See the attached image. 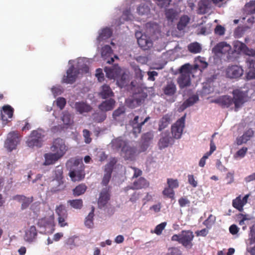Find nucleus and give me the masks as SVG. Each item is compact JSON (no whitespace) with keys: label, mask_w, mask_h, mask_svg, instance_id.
Masks as SVG:
<instances>
[{"label":"nucleus","mask_w":255,"mask_h":255,"mask_svg":"<svg viewBox=\"0 0 255 255\" xmlns=\"http://www.w3.org/2000/svg\"><path fill=\"white\" fill-rule=\"evenodd\" d=\"M194 236L190 230H183L180 233V244L185 248L191 249Z\"/></svg>","instance_id":"9d476101"},{"label":"nucleus","mask_w":255,"mask_h":255,"mask_svg":"<svg viewBox=\"0 0 255 255\" xmlns=\"http://www.w3.org/2000/svg\"><path fill=\"white\" fill-rule=\"evenodd\" d=\"M153 138V134L151 131L147 132L144 133L141 137L142 141L150 143V142L152 140Z\"/></svg>","instance_id":"864d4df0"},{"label":"nucleus","mask_w":255,"mask_h":255,"mask_svg":"<svg viewBox=\"0 0 255 255\" xmlns=\"http://www.w3.org/2000/svg\"><path fill=\"white\" fill-rule=\"evenodd\" d=\"M216 221V217L214 216L213 215L211 214L209 215L208 218L204 221L203 224L204 225L206 226H208L211 224H214Z\"/></svg>","instance_id":"0e129e2a"},{"label":"nucleus","mask_w":255,"mask_h":255,"mask_svg":"<svg viewBox=\"0 0 255 255\" xmlns=\"http://www.w3.org/2000/svg\"><path fill=\"white\" fill-rule=\"evenodd\" d=\"M112 30L111 28L108 27L104 28L102 29L101 32L99 33V35L97 39L99 42L106 40L112 36Z\"/></svg>","instance_id":"473e14b6"},{"label":"nucleus","mask_w":255,"mask_h":255,"mask_svg":"<svg viewBox=\"0 0 255 255\" xmlns=\"http://www.w3.org/2000/svg\"><path fill=\"white\" fill-rule=\"evenodd\" d=\"M37 231L34 226H30L25 231L24 239L25 241L31 243L34 242L37 237Z\"/></svg>","instance_id":"412c9836"},{"label":"nucleus","mask_w":255,"mask_h":255,"mask_svg":"<svg viewBox=\"0 0 255 255\" xmlns=\"http://www.w3.org/2000/svg\"><path fill=\"white\" fill-rule=\"evenodd\" d=\"M166 255H182V252L178 247H170Z\"/></svg>","instance_id":"09e8293b"},{"label":"nucleus","mask_w":255,"mask_h":255,"mask_svg":"<svg viewBox=\"0 0 255 255\" xmlns=\"http://www.w3.org/2000/svg\"><path fill=\"white\" fill-rule=\"evenodd\" d=\"M40 223L45 227L52 226L54 223V218L53 217L43 218L40 220Z\"/></svg>","instance_id":"3c124183"},{"label":"nucleus","mask_w":255,"mask_h":255,"mask_svg":"<svg viewBox=\"0 0 255 255\" xmlns=\"http://www.w3.org/2000/svg\"><path fill=\"white\" fill-rule=\"evenodd\" d=\"M210 4L209 0H201L199 3V10L203 13H205L206 9Z\"/></svg>","instance_id":"de8ad7c7"},{"label":"nucleus","mask_w":255,"mask_h":255,"mask_svg":"<svg viewBox=\"0 0 255 255\" xmlns=\"http://www.w3.org/2000/svg\"><path fill=\"white\" fill-rule=\"evenodd\" d=\"M66 73L67 75L63 77L62 82L67 84H73L75 82L79 71L72 65L68 68Z\"/></svg>","instance_id":"ddd939ff"},{"label":"nucleus","mask_w":255,"mask_h":255,"mask_svg":"<svg viewBox=\"0 0 255 255\" xmlns=\"http://www.w3.org/2000/svg\"><path fill=\"white\" fill-rule=\"evenodd\" d=\"M247 62L249 68L251 69L248 74V77H250V79H255V57L250 56L247 59Z\"/></svg>","instance_id":"7c9ffc66"},{"label":"nucleus","mask_w":255,"mask_h":255,"mask_svg":"<svg viewBox=\"0 0 255 255\" xmlns=\"http://www.w3.org/2000/svg\"><path fill=\"white\" fill-rule=\"evenodd\" d=\"M166 225V222H162L161 224L157 225L155 228L154 233L157 235H161Z\"/></svg>","instance_id":"13d9d810"},{"label":"nucleus","mask_w":255,"mask_h":255,"mask_svg":"<svg viewBox=\"0 0 255 255\" xmlns=\"http://www.w3.org/2000/svg\"><path fill=\"white\" fill-rule=\"evenodd\" d=\"M233 103L235 104V110L237 111L245 102L246 94L243 91L237 89L233 91Z\"/></svg>","instance_id":"f8f14e48"},{"label":"nucleus","mask_w":255,"mask_h":255,"mask_svg":"<svg viewBox=\"0 0 255 255\" xmlns=\"http://www.w3.org/2000/svg\"><path fill=\"white\" fill-rule=\"evenodd\" d=\"M234 50H232L231 54L235 56V55L239 54L241 52H244L246 54L247 50L249 49L245 44L239 41H236L234 42Z\"/></svg>","instance_id":"b1692460"},{"label":"nucleus","mask_w":255,"mask_h":255,"mask_svg":"<svg viewBox=\"0 0 255 255\" xmlns=\"http://www.w3.org/2000/svg\"><path fill=\"white\" fill-rule=\"evenodd\" d=\"M0 113L1 120L3 121H6L8 119L12 118L13 114V109L9 105L4 106Z\"/></svg>","instance_id":"bb28decb"},{"label":"nucleus","mask_w":255,"mask_h":255,"mask_svg":"<svg viewBox=\"0 0 255 255\" xmlns=\"http://www.w3.org/2000/svg\"><path fill=\"white\" fill-rule=\"evenodd\" d=\"M137 43L139 46L143 50H147L152 46V42L145 35H142L137 38Z\"/></svg>","instance_id":"393cba45"},{"label":"nucleus","mask_w":255,"mask_h":255,"mask_svg":"<svg viewBox=\"0 0 255 255\" xmlns=\"http://www.w3.org/2000/svg\"><path fill=\"white\" fill-rule=\"evenodd\" d=\"M75 108L77 112L80 114L88 113L90 112L92 108L90 105L84 102H76L75 104Z\"/></svg>","instance_id":"c756f323"},{"label":"nucleus","mask_w":255,"mask_h":255,"mask_svg":"<svg viewBox=\"0 0 255 255\" xmlns=\"http://www.w3.org/2000/svg\"><path fill=\"white\" fill-rule=\"evenodd\" d=\"M167 184L168 188L172 189L176 188L179 186V183L177 179H173L171 178L167 179Z\"/></svg>","instance_id":"4d7b16f0"},{"label":"nucleus","mask_w":255,"mask_h":255,"mask_svg":"<svg viewBox=\"0 0 255 255\" xmlns=\"http://www.w3.org/2000/svg\"><path fill=\"white\" fill-rule=\"evenodd\" d=\"M125 112V111L124 107H119L114 111L113 113V117L114 119H117L118 117L124 114Z\"/></svg>","instance_id":"052dcab7"},{"label":"nucleus","mask_w":255,"mask_h":255,"mask_svg":"<svg viewBox=\"0 0 255 255\" xmlns=\"http://www.w3.org/2000/svg\"><path fill=\"white\" fill-rule=\"evenodd\" d=\"M44 136V131L42 129L34 130L31 132L26 141V144L30 147L34 146L40 147L42 145Z\"/></svg>","instance_id":"20e7f679"},{"label":"nucleus","mask_w":255,"mask_h":255,"mask_svg":"<svg viewBox=\"0 0 255 255\" xmlns=\"http://www.w3.org/2000/svg\"><path fill=\"white\" fill-rule=\"evenodd\" d=\"M62 120L65 125H70L72 122L71 115L68 112H64L63 113Z\"/></svg>","instance_id":"603ef678"},{"label":"nucleus","mask_w":255,"mask_h":255,"mask_svg":"<svg viewBox=\"0 0 255 255\" xmlns=\"http://www.w3.org/2000/svg\"><path fill=\"white\" fill-rule=\"evenodd\" d=\"M83 136L85 138V142L86 143H89L92 141V138L90 137L91 133L89 130L84 129L83 130Z\"/></svg>","instance_id":"e2e57ef3"},{"label":"nucleus","mask_w":255,"mask_h":255,"mask_svg":"<svg viewBox=\"0 0 255 255\" xmlns=\"http://www.w3.org/2000/svg\"><path fill=\"white\" fill-rule=\"evenodd\" d=\"M232 98L229 96H223L220 97L214 101V102L218 104L223 108H228L233 104Z\"/></svg>","instance_id":"4be33fe9"},{"label":"nucleus","mask_w":255,"mask_h":255,"mask_svg":"<svg viewBox=\"0 0 255 255\" xmlns=\"http://www.w3.org/2000/svg\"><path fill=\"white\" fill-rule=\"evenodd\" d=\"M110 189V186H107L101 191L98 202V206L100 208L104 207L110 200V195L109 192Z\"/></svg>","instance_id":"f3484780"},{"label":"nucleus","mask_w":255,"mask_h":255,"mask_svg":"<svg viewBox=\"0 0 255 255\" xmlns=\"http://www.w3.org/2000/svg\"><path fill=\"white\" fill-rule=\"evenodd\" d=\"M249 196L250 194H247L241 199V196H239L233 200V206L240 212H242L244 210L243 207L247 204Z\"/></svg>","instance_id":"6ab92c4d"},{"label":"nucleus","mask_w":255,"mask_h":255,"mask_svg":"<svg viewBox=\"0 0 255 255\" xmlns=\"http://www.w3.org/2000/svg\"><path fill=\"white\" fill-rule=\"evenodd\" d=\"M190 21V18L186 15L182 16L177 24V28L179 30H183Z\"/></svg>","instance_id":"4c0bfd02"},{"label":"nucleus","mask_w":255,"mask_h":255,"mask_svg":"<svg viewBox=\"0 0 255 255\" xmlns=\"http://www.w3.org/2000/svg\"><path fill=\"white\" fill-rule=\"evenodd\" d=\"M66 166L70 168L69 175L73 181H79L85 178L84 165L81 159L70 158L67 161Z\"/></svg>","instance_id":"f03ea898"},{"label":"nucleus","mask_w":255,"mask_h":255,"mask_svg":"<svg viewBox=\"0 0 255 255\" xmlns=\"http://www.w3.org/2000/svg\"><path fill=\"white\" fill-rule=\"evenodd\" d=\"M93 120L96 123H101L103 122L107 117V115L104 113H96L93 114Z\"/></svg>","instance_id":"a18cd8bd"},{"label":"nucleus","mask_w":255,"mask_h":255,"mask_svg":"<svg viewBox=\"0 0 255 255\" xmlns=\"http://www.w3.org/2000/svg\"><path fill=\"white\" fill-rule=\"evenodd\" d=\"M163 90L165 95L169 96H173L176 91V85L172 81L168 82Z\"/></svg>","instance_id":"2f4dec72"},{"label":"nucleus","mask_w":255,"mask_h":255,"mask_svg":"<svg viewBox=\"0 0 255 255\" xmlns=\"http://www.w3.org/2000/svg\"><path fill=\"white\" fill-rule=\"evenodd\" d=\"M213 51L216 54H222L227 55V58L228 60L232 61L234 60V56L231 54L232 47L226 42L223 41L218 43L213 48Z\"/></svg>","instance_id":"39448f33"},{"label":"nucleus","mask_w":255,"mask_h":255,"mask_svg":"<svg viewBox=\"0 0 255 255\" xmlns=\"http://www.w3.org/2000/svg\"><path fill=\"white\" fill-rule=\"evenodd\" d=\"M149 117H146L144 121L141 122L140 124H137V125H132L133 126V129H132V132L135 135V136H137V134L140 133L141 131V128L142 126L147 122V121L149 120Z\"/></svg>","instance_id":"37998d69"},{"label":"nucleus","mask_w":255,"mask_h":255,"mask_svg":"<svg viewBox=\"0 0 255 255\" xmlns=\"http://www.w3.org/2000/svg\"><path fill=\"white\" fill-rule=\"evenodd\" d=\"M55 213L58 216L57 221L58 225L61 227H64L68 226L67 222L68 214L65 206L63 204L57 206L55 208Z\"/></svg>","instance_id":"0eeeda50"},{"label":"nucleus","mask_w":255,"mask_h":255,"mask_svg":"<svg viewBox=\"0 0 255 255\" xmlns=\"http://www.w3.org/2000/svg\"><path fill=\"white\" fill-rule=\"evenodd\" d=\"M67 203L75 209H81L83 206V200L81 199L69 200Z\"/></svg>","instance_id":"e433bc0d"},{"label":"nucleus","mask_w":255,"mask_h":255,"mask_svg":"<svg viewBox=\"0 0 255 255\" xmlns=\"http://www.w3.org/2000/svg\"><path fill=\"white\" fill-rule=\"evenodd\" d=\"M149 183L143 177H140L133 183L132 189H140L145 188L149 186Z\"/></svg>","instance_id":"c85d7f7f"},{"label":"nucleus","mask_w":255,"mask_h":255,"mask_svg":"<svg viewBox=\"0 0 255 255\" xmlns=\"http://www.w3.org/2000/svg\"><path fill=\"white\" fill-rule=\"evenodd\" d=\"M65 245L67 248L72 249L76 246L75 243V239L73 237H70L67 239Z\"/></svg>","instance_id":"680f3d73"},{"label":"nucleus","mask_w":255,"mask_h":255,"mask_svg":"<svg viewBox=\"0 0 255 255\" xmlns=\"http://www.w3.org/2000/svg\"><path fill=\"white\" fill-rule=\"evenodd\" d=\"M20 136L18 131H13L10 132L5 141L4 147L9 151L15 149L17 144L20 141Z\"/></svg>","instance_id":"423d86ee"},{"label":"nucleus","mask_w":255,"mask_h":255,"mask_svg":"<svg viewBox=\"0 0 255 255\" xmlns=\"http://www.w3.org/2000/svg\"><path fill=\"white\" fill-rule=\"evenodd\" d=\"M44 161L43 163V165L47 166L55 164L62 157L59 156L58 154L56 153H47L44 155Z\"/></svg>","instance_id":"aec40b11"},{"label":"nucleus","mask_w":255,"mask_h":255,"mask_svg":"<svg viewBox=\"0 0 255 255\" xmlns=\"http://www.w3.org/2000/svg\"><path fill=\"white\" fill-rule=\"evenodd\" d=\"M113 53V50L110 46L106 45L102 47L101 55L103 57L106 58L111 56Z\"/></svg>","instance_id":"49530a36"},{"label":"nucleus","mask_w":255,"mask_h":255,"mask_svg":"<svg viewBox=\"0 0 255 255\" xmlns=\"http://www.w3.org/2000/svg\"><path fill=\"white\" fill-rule=\"evenodd\" d=\"M94 208L93 207L91 211L86 218L85 225L89 228H91L94 225L93 218L94 216Z\"/></svg>","instance_id":"ea45409f"},{"label":"nucleus","mask_w":255,"mask_h":255,"mask_svg":"<svg viewBox=\"0 0 255 255\" xmlns=\"http://www.w3.org/2000/svg\"><path fill=\"white\" fill-rule=\"evenodd\" d=\"M111 144L114 150L116 151L121 150V154L125 159L133 160L137 154L136 148L129 145L128 142L123 139L122 137L113 139Z\"/></svg>","instance_id":"f257e3e1"},{"label":"nucleus","mask_w":255,"mask_h":255,"mask_svg":"<svg viewBox=\"0 0 255 255\" xmlns=\"http://www.w3.org/2000/svg\"><path fill=\"white\" fill-rule=\"evenodd\" d=\"M104 71L107 78L115 79L121 74V69L118 65H115L110 67H105Z\"/></svg>","instance_id":"dca6fc26"},{"label":"nucleus","mask_w":255,"mask_h":255,"mask_svg":"<svg viewBox=\"0 0 255 255\" xmlns=\"http://www.w3.org/2000/svg\"><path fill=\"white\" fill-rule=\"evenodd\" d=\"M174 142L173 139L170 136L169 132H164L161 134V137L158 141L159 148L162 149L168 147L169 144H172Z\"/></svg>","instance_id":"2eb2a0df"},{"label":"nucleus","mask_w":255,"mask_h":255,"mask_svg":"<svg viewBox=\"0 0 255 255\" xmlns=\"http://www.w3.org/2000/svg\"><path fill=\"white\" fill-rule=\"evenodd\" d=\"M52 151L56 154H58L61 157H63L67 151L68 148L65 145V141L60 138L55 139L52 146L50 147Z\"/></svg>","instance_id":"1a4fd4ad"},{"label":"nucleus","mask_w":255,"mask_h":255,"mask_svg":"<svg viewBox=\"0 0 255 255\" xmlns=\"http://www.w3.org/2000/svg\"><path fill=\"white\" fill-rule=\"evenodd\" d=\"M114 94L109 86L105 84L102 87L100 95L103 99L112 97L114 96Z\"/></svg>","instance_id":"72a5a7b5"},{"label":"nucleus","mask_w":255,"mask_h":255,"mask_svg":"<svg viewBox=\"0 0 255 255\" xmlns=\"http://www.w3.org/2000/svg\"><path fill=\"white\" fill-rule=\"evenodd\" d=\"M63 167L61 165L56 166L54 171V178L58 181L59 184L62 182L63 178Z\"/></svg>","instance_id":"c9c22d12"},{"label":"nucleus","mask_w":255,"mask_h":255,"mask_svg":"<svg viewBox=\"0 0 255 255\" xmlns=\"http://www.w3.org/2000/svg\"><path fill=\"white\" fill-rule=\"evenodd\" d=\"M96 76L99 82H101L104 81V75L101 69L98 68L96 70Z\"/></svg>","instance_id":"338daca9"},{"label":"nucleus","mask_w":255,"mask_h":255,"mask_svg":"<svg viewBox=\"0 0 255 255\" xmlns=\"http://www.w3.org/2000/svg\"><path fill=\"white\" fill-rule=\"evenodd\" d=\"M199 100L198 95H193L187 99L183 104L185 108L192 106Z\"/></svg>","instance_id":"a19ab883"},{"label":"nucleus","mask_w":255,"mask_h":255,"mask_svg":"<svg viewBox=\"0 0 255 255\" xmlns=\"http://www.w3.org/2000/svg\"><path fill=\"white\" fill-rule=\"evenodd\" d=\"M185 118L186 115L178 120L171 126V133L174 138L179 139L181 137L185 127Z\"/></svg>","instance_id":"6e6552de"},{"label":"nucleus","mask_w":255,"mask_h":255,"mask_svg":"<svg viewBox=\"0 0 255 255\" xmlns=\"http://www.w3.org/2000/svg\"><path fill=\"white\" fill-rule=\"evenodd\" d=\"M147 95H144L143 93L135 94L131 98L129 99L127 103L128 106L134 108L141 105L144 102Z\"/></svg>","instance_id":"4468645a"},{"label":"nucleus","mask_w":255,"mask_h":255,"mask_svg":"<svg viewBox=\"0 0 255 255\" xmlns=\"http://www.w3.org/2000/svg\"><path fill=\"white\" fill-rule=\"evenodd\" d=\"M117 162L116 158L111 159L109 163H108L105 167V170L106 171H110L113 172L114 167Z\"/></svg>","instance_id":"5fc2aeb1"},{"label":"nucleus","mask_w":255,"mask_h":255,"mask_svg":"<svg viewBox=\"0 0 255 255\" xmlns=\"http://www.w3.org/2000/svg\"><path fill=\"white\" fill-rule=\"evenodd\" d=\"M243 73L244 70L242 67L236 65H229L226 70V75L230 79L239 78Z\"/></svg>","instance_id":"9b49d317"},{"label":"nucleus","mask_w":255,"mask_h":255,"mask_svg":"<svg viewBox=\"0 0 255 255\" xmlns=\"http://www.w3.org/2000/svg\"><path fill=\"white\" fill-rule=\"evenodd\" d=\"M249 240L251 244L255 243V225L250 227Z\"/></svg>","instance_id":"6e6d98bb"},{"label":"nucleus","mask_w":255,"mask_h":255,"mask_svg":"<svg viewBox=\"0 0 255 255\" xmlns=\"http://www.w3.org/2000/svg\"><path fill=\"white\" fill-rule=\"evenodd\" d=\"M165 14L167 20L172 22L175 19H177L178 12L173 8H169L165 10Z\"/></svg>","instance_id":"f704fd0d"},{"label":"nucleus","mask_w":255,"mask_h":255,"mask_svg":"<svg viewBox=\"0 0 255 255\" xmlns=\"http://www.w3.org/2000/svg\"><path fill=\"white\" fill-rule=\"evenodd\" d=\"M115 103L116 102L114 99L110 98L109 100L103 101L99 105V109L101 111L105 112L111 111L114 109Z\"/></svg>","instance_id":"a878e982"},{"label":"nucleus","mask_w":255,"mask_h":255,"mask_svg":"<svg viewBox=\"0 0 255 255\" xmlns=\"http://www.w3.org/2000/svg\"><path fill=\"white\" fill-rule=\"evenodd\" d=\"M246 8L249 13H255V0H251L245 5Z\"/></svg>","instance_id":"8fccbe9b"},{"label":"nucleus","mask_w":255,"mask_h":255,"mask_svg":"<svg viewBox=\"0 0 255 255\" xmlns=\"http://www.w3.org/2000/svg\"><path fill=\"white\" fill-rule=\"evenodd\" d=\"M172 114H167L164 115L159 122L158 130L161 131L166 128L172 121Z\"/></svg>","instance_id":"cd10ccee"},{"label":"nucleus","mask_w":255,"mask_h":255,"mask_svg":"<svg viewBox=\"0 0 255 255\" xmlns=\"http://www.w3.org/2000/svg\"><path fill=\"white\" fill-rule=\"evenodd\" d=\"M105 174L101 182V184L103 186H107L109 184L112 176L113 172L110 171H106L104 169Z\"/></svg>","instance_id":"c03bdc74"},{"label":"nucleus","mask_w":255,"mask_h":255,"mask_svg":"<svg viewBox=\"0 0 255 255\" xmlns=\"http://www.w3.org/2000/svg\"><path fill=\"white\" fill-rule=\"evenodd\" d=\"M225 28L221 25H217L215 28L214 30L215 33L219 35H224L225 33Z\"/></svg>","instance_id":"774afa93"},{"label":"nucleus","mask_w":255,"mask_h":255,"mask_svg":"<svg viewBox=\"0 0 255 255\" xmlns=\"http://www.w3.org/2000/svg\"><path fill=\"white\" fill-rule=\"evenodd\" d=\"M87 186L84 184L77 186L73 190V194L74 196H79L83 194L86 191Z\"/></svg>","instance_id":"58836bf2"},{"label":"nucleus","mask_w":255,"mask_h":255,"mask_svg":"<svg viewBox=\"0 0 255 255\" xmlns=\"http://www.w3.org/2000/svg\"><path fill=\"white\" fill-rule=\"evenodd\" d=\"M57 106L60 109L62 110L65 106L66 101L63 97L58 98L56 101Z\"/></svg>","instance_id":"bf43d9fd"},{"label":"nucleus","mask_w":255,"mask_h":255,"mask_svg":"<svg viewBox=\"0 0 255 255\" xmlns=\"http://www.w3.org/2000/svg\"><path fill=\"white\" fill-rule=\"evenodd\" d=\"M13 199L21 202V209H26L33 202V197H26L24 195H17L13 197Z\"/></svg>","instance_id":"5701e85b"},{"label":"nucleus","mask_w":255,"mask_h":255,"mask_svg":"<svg viewBox=\"0 0 255 255\" xmlns=\"http://www.w3.org/2000/svg\"><path fill=\"white\" fill-rule=\"evenodd\" d=\"M180 75L177 79V83L180 88L182 89L191 84L190 76L191 70L189 64L182 65L180 69Z\"/></svg>","instance_id":"7ed1b4c3"},{"label":"nucleus","mask_w":255,"mask_h":255,"mask_svg":"<svg viewBox=\"0 0 255 255\" xmlns=\"http://www.w3.org/2000/svg\"><path fill=\"white\" fill-rule=\"evenodd\" d=\"M178 203L181 207H184L186 205L189 206L190 202L187 198L181 197L178 200Z\"/></svg>","instance_id":"69168bd1"},{"label":"nucleus","mask_w":255,"mask_h":255,"mask_svg":"<svg viewBox=\"0 0 255 255\" xmlns=\"http://www.w3.org/2000/svg\"><path fill=\"white\" fill-rule=\"evenodd\" d=\"M254 135V131L251 128H249L246 130L242 135L238 136L236 140L237 145H240L244 143H246L248 141L250 140Z\"/></svg>","instance_id":"a211bd4d"},{"label":"nucleus","mask_w":255,"mask_h":255,"mask_svg":"<svg viewBox=\"0 0 255 255\" xmlns=\"http://www.w3.org/2000/svg\"><path fill=\"white\" fill-rule=\"evenodd\" d=\"M188 49L192 53H198L201 52L202 48L198 42H193L188 45Z\"/></svg>","instance_id":"79ce46f5"}]
</instances>
